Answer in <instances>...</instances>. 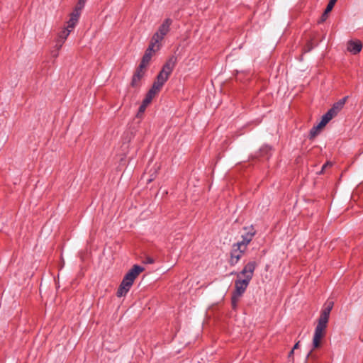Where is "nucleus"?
Returning a JSON list of instances; mask_svg holds the SVG:
<instances>
[{
  "mask_svg": "<svg viewBox=\"0 0 363 363\" xmlns=\"http://www.w3.org/2000/svg\"><path fill=\"white\" fill-rule=\"evenodd\" d=\"M298 345H299V342H296V343L295 344V345H294V347H293V350H296V349L298 348Z\"/></svg>",
  "mask_w": 363,
  "mask_h": 363,
  "instance_id": "26",
  "label": "nucleus"
},
{
  "mask_svg": "<svg viewBox=\"0 0 363 363\" xmlns=\"http://www.w3.org/2000/svg\"><path fill=\"white\" fill-rule=\"evenodd\" d=\"M362 48L360 41H350L347 43V50L353 54L359 53Z\"/></svg>",
  "mask_w": 363,
  "mask_h": 363,
  "instance_id": "13",
  "label": "nucleus"
},
{
  "mask_svg": "<svg viewBox=\"0 0 363 363\" xmlns=\"http://www.w3.org/2000/svg\"><path fill=\"white\" fill-rule=\"evenodd\" d=\"M160 45H158L157 44L151 41L147 49L145 52V55L143 57L140 65H142V67H147L152 57L156 52H157L160 49Z\"/></svg>",
  "mask_w": 363,
  "mask_h": 363,
  "instance_id": "6",
  "label": "nucleus"
},
{
  "mask_svg": "<svg viewBox=\"0 0 363 363\" xmlns=\"http://www.w3.org/2000/svg\"><path fill=\"white\" fill-rule=\"evenodd\" d=\"M167 81V79L158 74L156 80L152 84V88L149 90L148 93L155 96L161 90L164 83Z\"/></svg>",
  "mask_w": 363,
  "mask_h": 363,
  "instance_id": "8",
  "label": "nucleus"
},
{
  "mask_svg": "<svg viewBox=\"0 0 363 363\" xmlns=\"http://www.w3.org/2000/svg\"><path fill=\"white\" fill-rule=\"evenodd\" d=\"M86 0H79L75 8L78 9V10H82Z\"/></svg>",
  "mask_w": 363,
  "mask_h": 363,
  "instance_id": "18",
  "label": "nucleus"
},
{
  "mask_svg": "<svg viewBox=\"0 0 363 363\" xmlns=\"http://www.w3.org/2000/svg\"><path fill=\"white\" fill-rule=\"evenodd\" d=\"M347 97L343 98L333 104V107L322 117V124L326 125L333 117H335L343 108Z\"/></svg>",
  "mask_w": 363,
  "mask_h": 363,
  "instance_id": "4",
  "label": "nucleus"
},
{
  "mask_svg": "<svg viewBox=\"0 0 363 363\" xmlns=\"http://www.w3.org/2000/svg\"><path fill=\"white\" fill-rule=\"evenodd\" d=\"M177 63V58L174 56L171 57L167 62L163 66L162 70L159 73V74L165 77L168 79L169 75L171 74L173 69Z\"/></svg>",
  "mask_w": 363,
  "mask_h": 363,
  "instance_id": "7",
  "label": "nucleus"
},
{
  "mask_svg": "<svg viewBox=\"0 0 363 363\" xmlns=\"http://www.w3.org/2000/svg\"><path fill=\"white\" fill-rule=\"evenodd\" d=\"M146 68L147 67H142V65H139L138 68L137 69L133 77L131 82L133 86H137L139 84L140 81L145 75Z\"/></svg>",
  "mask_w": 363,
  "mask_h": 363,
  "instance_id": "10",
  "label": "nucleus"
},
{
  "mask_svg": "<svg viewBox=\"0 0 363 363\" xmlns=\"http://www.w3.org/2000/svg\"><path fill=\"white\" fill-rule=\"evenodd\" d=\"M294 350L292 349V350L289 352V357H291L293 355V354H294Z\"/></svg>",
  "mask_w": 363,
  "mask_h": 363,
  "instance_id": "28",
  "label": "nucleus"
},
{
  "mask_svg": "<svg viewBox=\"0 0 363 363\" xmlns=\"http://www.w3.org/2000/svg\"><path fill=\"white\" fill-rule=\"evenodd\" d=\"M65 41V40L60 39V37H58V39L57 40V45H56V46L57 47L58 50H60L62 48V46L64 44Z\"/></svg>",
  "mask_w": 363,
  "mask_h": 363,
  "instance_id": "21",
  "label": "nucleus"
},
{
  "mask_svg": "<svg viewBox=\"0 0 363 363\" xmlns=\"http://www.w3.org/2000/svg\"><path fill=\"white\" fill-rule=\"evenodd\" d=\"M171 23L170 19H166L160 26L158 30L153 35L151 41L161 46V42L169 32Z\"/></svg>",
  "mask_w": 363,
  "mask_h": 363,
  "instance_id": "5",
  "label": "nucleus"
},
{
  "mask_svg": "<svg viewBox=\"0 0 363 363\" xmlns=\"http://www.w3.org/2000/svg\"><path fill=\"white\" fill-rule=\"evenodd\" d=\"M72 30L67 27L65 30L60 32L58 37H60V39L66 40Z\"/></svg>",
  "mask_w": 363,
  "mask_h": 363,
  "instance_id": "17",
  "label": "nucleus"
},
{
  "mask_svg": "<svg viewBox=\"0 0 363 363\" xmlns=\"http://www.w3.org/2000/svg\"><path fill=\"white\" fill-rule=\"evenodd\" d=\"M329 166H331V163H330V162H327L326 164H325L323 166V168H322V171H321V172H323V171L325 169V168H326L327 167H329Z\"/></svg>",
  "mask_w": 363,
  "mask_h": 363,
  "instance_id": "25",
  "label": "nucleus"
},
{
  "mask_svg": "<svg viewBox=\"0 0 363 363\" xmlns=\"http://www.w3.org/2000/svg\"><path fill=\"white\" fill-rule=\"evenodd\" d=\"M147 263L152 264L153 263V259L152 258H148L147 260Z\"/></svg>",
  "mask_w": 363,
  "mask_h": 363,
  "instance_id": "27",
  "label": "nucleus"
},
{
  "mask_svg": "<svg viewBox=\"0 0 363 363\" xmlns=\"http://www.w3.org/2000/svg\"><path fill=\"white\" fill-rule=\"evenodd\" d=\"M337 0H330L328 4L334 6Z\"/></svg>",
  "mask_w": 363,
  "mask_h": 363,
  "instance_id": "24",
  "label": "nucleus"
},
{
  "mask_svg": "<svg viewBox=\"0 0 363 363\" xmlns=\"http://www.w3.org/2000/svg\"><path fill=\"white\" fill-rule=\"evenodd\" d=\"M334 6L330 5V4H328L324 13H323L321 18H320V23H322V22H324L328 16V14L329 13L332 11V9H333Z\"/></svg>",
  "mask_w": 363,
  "mask_h": 363,
  "instance_id": "16",
  "label": "nucleus"
},
{
  "mask_svg": "<svg viewBox=\"0 0 363 363\" xmlns=\"http://www.w3.org/2000/svg\"><path fill=\"white\" fill-rule=\"evenodd\" d=\"M143 267L138 265H134L132 269L128 272L118 289L117 296L118 297H122L126 295L132 286L135 279L142 272H143Z\"/></svg>",
  "mask_w": 363,
  "mask_h": 363,
  "instance_id": "2",
  "label": "nucleus"
},
{
  "mask_svg": "<svg viewBox=\"0 0 363 363\" xmlns=\"http://www.w3.org/2000/svg\"><path fill=\"white\" fill-rule=\"evenodd\" d=\"M321 124H322V120L316 126L313 127L311 129V130L310 132V135H311V138L315 137L319 133V132L326 125H321Z\"/></svg>",
  "mask_w": 363,
  "mask_h": 363,
  "instance_id": "15",
  "label": "nucleus"
},
{
  "mask_svg": "<svg viewBox=\"0 0 363 363\" xmlns=\"http://www.w3.org/2000/svg\"><path fill=\"white\" fill-rule=\"evenodd\" d=\"M329 320V317L320 313L318 325L315 329L313 346V348H318L320 346V341L325 335V329Z\"/></svg>",
  "mask_w": 363,
  "mask_h": 363,
  "instance_id": "3",
  "label": "nucleus"
},
{
  "mask_svg": "<svg viewBox=\"0 0 363 363\" xmlns=\"http://www.w3.org/2000/svg\"><path fill=\"white\" fill-rule=\"evenodd\" d=\"M245 250L246 248L242 249V247L239 243L233 245L230 257L232 264H235L238 262Z\"/></svg>",
  "mask_w": 363,
  "mask_h": 363,
  "instance_id": "9",
  "label": "nucleus"
},
{
  "mask_svg": "<svg viewBox=\"0 0 363 363\" xmlns=\"http://www.w3.org/2000/svg\"><path fill=\"white\" fill-rule=\"evenodd\" d=\"M65 41V40L60 39V37H58V39L57 40V45H56V46L57 47L58 50H60L62 48V46L64 44Z\"/></svg>",
  "mask_w": 363,
  "mask_h": 363,
  "instance_id": "20",
  "label": "nucleus"
},
{
  "mask_svg": "<svg viewBox=\"0 0 363 363\" xmlns=\"http://www.w3.org/2000/svg\"><path fill=\"white\" fill-rule=\"evenodd\" d=\"M155 96H152L151 94L147 93L145 98L144 99L141 106L139 108L138 113L137 114L138 116H140V114L143 113L145 111L147 106L151 103L152 99Z\"/></svg>",
  "mask_w": 363,
  "mask_h": 363,
  "instance_id": "14",
  "label": "nucleus"
},
{
  "mask_svg": "<svg viewBox=\"0 0 363 363\" xmlns=\"http://www.w3.org/2000/svg\"><path fill=\"white\" fill-rule=\"evenodd\" d=\"M256 267L257 263L255 262H250L244 267L240 273L237 274V279L235 281V291L232 296V305L233 308L236 307L240 298L249 285Z\"/></svg>",
  "mask_w": 363,
  "mask_h": 363,
  "instance_id": "1",
  "label": "nucleus"
},
{
  "mask_svg": "<svg viewBox=\"0 0 363 363\" xmlns=\"http://www.w3.org/2000/svg\"><path fill=\"white\" fill-rule=\"evenodd\" d=\"M82 10H78V9H74L73 12L70 14L69 20L67 22V28L73 30L77 23H78L79 16L81 15Z\"/></svg>",
  "mask_w": 363,
  "mask_h": 363,
  "instance_id": "11",
  "label": "nucleus"
},
{
  "mask_svg": "<svg viewBox=\"0 0 363 363\" xmlns=\"http://www.w3.org/2000/svg\"><path fill=\"white\" fill-rule=\"evenodd\" d=\"M312 351L309 352V354H308V357L311 354Z\"/></svg>",
  "mask_w": 363,
  "mask_h": 363,
  "instance_id": "29",
  "label": "nucleus"
},
{
  "mask_svg": "<svg viewBox=\"0 0 363 363\" xmlns=\"http://www.w3.org/2000/svg\"><path fill=\"white\" fill-rule=\"evenodd\" d=\"M331 310H330L329 308H328L327 307H325L323 311H321V314L323 315H325L328 317L330 316V313Z\"/></svg>",
  "mask_w": 363,
  "mask_h": 363,
  "instance_id": "22",
  "label": "nucleus"
},
{
  "mask_svg": "<svg viewBox=\"0 0 363 363\" xmlns=\"http://www.w3.org/2000/svg\"><path fill=\"white\" fill-rule=\"evenodd\" d=\"M65 41V40L60 39V37H58V39L57 40V45H56V46L57 47L58 50H60L62 48V46L64 44Z\"/></svg>",
  "mask_w": 363,
  "mask_h": 363,
  "instance_id": "19",
  "label": "nucleus"
},
{
  "mask_svg": "<svg viewBox=\"0 0 363 363\" xmlns=\"http://www.w3.org/2000/svg\"><path fill=\"white\" fill-rule=\"evenodd\" d=\"M325 307H327L328 308H329L330 310H332L333 307V301H328L326 303V305Z\"/></svg>",
  "mask_w": 363,
  "mask_h": 363,
  "instance_id": "23",
  "label": "nucleus"
},
{
  "mask_svg": "<svg viewBox=\"0 0 363 363\" xmlns=\"http://www.w3.org/2000/svg\"><path fill=\"white\" fill-rule=\"evenodd\" d=\"M255 234V230L252 228H250L249 230L244 235H242V240L238 242V243L241 245V247L243 248H247V245L250 242L252 238Z\"/></svg>",
  "mask_w": 363,
  "mask_h": 363,
  "instance_id": "12",
  "label": "nucleus"
}]
</instances>
